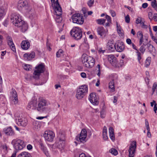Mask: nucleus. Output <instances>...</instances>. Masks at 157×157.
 <instances>
[{
    "label": "nucleus",
    "instance_id": "nucleus-1",
    "mask_svg": "<svg viewBox=\"0 0 157 157\" xmlns=\"http://www.w3.org/2000/svg\"><path fill=\"white\" fill-rule=\"evenodd\" d=\"M49 104L45 99L42 98H40L37 105L35 101H32L28 103L27 108L28 110L36 109L38 111L43 112L45 111V106Z\"/></svg>",
    "mask_w": 157,
    "mask_h": 157
},
{
    "label": "nucleus",
    "instance_id": "nucleus-2",
    "mask_svg": "<svg viewBox=\"0 0 157 157\" xmlns=\"http://www.w3.org/2000/svg\"><path fill=\"white\" fill-rule=\"evenodd\" d=\"M11 21L13 25L18 28H21V29H27L28 24L21 19V16L18 13H12L11 15Z\"/></svg>",
    "mask_w": 157,
    "mask_h": 157
},
{
    "label": "nucleus",
    "instance_id": "nucleus-3",
    "mask_svg": "<svg viewBox=\"0 0 157 157\" xmlns=\"http://www.w3.org/2000/svg\"><path fill=\"white\" fill-rule=\"evenodd\" d=\"M82 60L83 65L88 68L93 67L95 63V59L93 57L83 54L82 56Z\"/></svg>",
    "mask_w": 157,
    "mask_h": 157
},
{
    "label": "nucleus",
    "instance_id": "nucleus-4",
    "mask_svg": "<svg viewBox=\"0 0 157 157\" xmlns=\"http://www.w3.org/2000/svg\"><path fill=\"white\" fill-rule=\"evenodd\" d=\"M17 7L19 10L26 12H29L31 10V8L26 0H20L18 2Z\"/></svg>",
    "mask_w": 157,
    "mask_h": 157
},
{
    "label": "nucleus",
    "instance_id": "nucleus-5",
    "mask_svg": "<svg viewBox=\"0 0 157 157\" xmlns=\"http://www.w3.org/2000/svg\"><path fill=\"white\" fill-rule=\"evenodd\" d=\"M87 86L82 85L77 90L76 97L78 99H81L87 94Z\"/></svg>",
    "mask_w": 157,
    "mask_h": 157
},
{
    "label": "nucleus",
    "instance_id": "nucleus-6",
    "mask_svg": "<svg viewBox=\"0 0 157 157\" xmlns=\"http://www.w3.org/2000/svg\"><path fill=\"white\" fill-rule=\"evenodd\" d=\"M11 144L16 151L21 150L25 147L24 141L17 138L13 140L11 142Z\"/></svg>",
    "mask_w": 157,
    "mask_h": 157
},
{
    "label": "nucleus",
    "instance_id": "nucleus-7",
    "mask_svg": "<svg viewBox=\"0 0 157 157\" xmlns=\"http://www.w3.org/2000/svg\"><path fill=\"white\" fill-rule=\"evenodd\" d=\"M36 70L34 71L33 75V78L36 79H38L40 74L44 72L45 68L43 63H41L35 67Z\"/></svg>",
    "mask_w": 157,
    "mask_h": 157
},
{
    "label": "nucleus",
    "instance_id": "nucleus-8",
    "mask_svg": "<svg viewBox=\"0 0 157 157\" xmlns=\"http://www.w3.org/2000/svg\"><path fill=\"white\" fill-rule=\"evenodd\" d=\"M72 19L74 23L78 24H83L84 21L82 14L79 13L74 14L72 16Z\"/></svg>",
    "mask_w": 157,
    "mask_h": 157
},
{
    "label": "nucleus",
    "instance_id": "nucleus-9",
    "mask_svg": "<svg viewBox=\"0 0 157 157\" xmlns=\"http://www.w3.org/2000/svg\"><path fill=\"white\" fill-rule=\"evenodd\" d=\"M87 136V132L85 129H83L79 136L76 137V139L78 141L84 143L86 142V139Z\"/></svg>",
    "mask_w": 157,
    "mask_h": 157
},
{
    "label": "nucleus",
    "instance_id": "nucleus-10",
    "mask_svg": "<svg viewBox=\"0 0 157 157\" xmlns=\"http://www.w3.org/2000/svg\"><path fill=\"white\" fill-rule=\"evenodd\" d=\"M82 30H71L70 34L76 40H80L82 36Z\"/></svg>",
    "mask_w": 157,
    "mask_h": 157
},
{
    "label": "nucleus",
    "instance_id": "nucleus-11",
    "mask_svg": "<svg viewBox=\"0 0 157 157\" xmlns=\"http://www.w3.org/2000/svg\"><path fill=\"white\" fill-rule=\"evenodd\" d=\"M53 3L54 4L53 8L57 16H61L62 14V10L58 0H57L56 2L54 1Z\"/></svg>",
    "mask_w": 157,
    "mask_h": 157
},
{
    "label": "nucleus",
    "instance_id": "nucleus-12",
    "mask_svg": "<svg viewBox=\"0 0 157 157\" xmlns=\"http://www.w3.org/2000/svg\"><path fill=\"white\" fill-rule=\"evenodd\" d=\"M136 146V142L135 141H133L129 147L128 150L129 157H134L135 153Z\"/></svg>",
    "mask_w": 157,
    "mask_h": 157
},
{
    "label": "nucleus",
    "instance_id": "nucleus-13",
    "mask_svg": "<svg viewBox=\"0 0 157 157\" xmlns=\"http://www.w3.org/2000/svg\"><path fill=\"white\" fill-rule=\"evenodd\" d=\"M46 140L48 141L52 142L55 136L54 133L52 131H45L44 135Z\"/></svg>",
    "mask_w": 157,
    "mask_h": 157
},
{
    "label": "nucleus",
    "instance_id": "nucleus-14",
    "mask_svg": "<svg viewBox=\"0 0 157 157\" xmlns=\"http://www.w3.org/2000/svg\"><path fill=\"white\" fill-rule=\"evenodd\" d=\"M65 136L63 134H61L59 138L58 144H57V146L60 149H63L65 146Z\"/></svg>",
    "mask_w": 157,
    "mask_h": 157
},
{
    "label": "nucleus",
    "instance_id": "nucleus-15",
    "mask_svg": "<svg viewBox=\"0 0 157 157\" xmlns=\"http://www.w3.org/2000/svg\"><path fill=\"white\" fill-rule=\"evenodd\" d=\"M115 50L118 52H121L123 51L124 49V43L121 41H118L115 43Z\"/></svg>",
    "mask_w": 157,
    "mask_h": 157
},
{
    "label": "nucleus",
    "instance_id": "nucleus-16",
    "mask_svg": "<svg viewBox=\"0 0 157 157\" xmlns=\"http://www.w3.org/2000/svg\"><path fill=\"white\" fill-rule=\"evenodd\" d=\"M89 99L90 102L93 105H97L98 104L99 101L95 93H91L89 95Z\"/></svg>",
    "mask_w": 157,
    "mask_h": 157
},
{
    "label": "nucleus",
    "instance_id": "nucleus-17",
    "mask_svg": "<svg viewBox=\"0 0 157 157\" xmlns=\"http://www.w3.org/2000/svg\"><path fill=\"white\" fill-rule=\"evenodd\" d=\"M108 59L110 63L115 67H117V60L116 58L113 55H109L108 56Z\"/></svg>",
    "mask_w": 157,
    "mask_h": 157
},
{
    "label": "nucleus",
    "instance_id": "nucleus-18",
    "mask_svg": "<svg viewBox=\"0 0 157 157\" xmlns=\"http://www.w3.org/2000/svg\"><path fill=\"white\" fill-rule=\"evenodd\" d=\"M107 48L110 52L115 51V44L113 40H109L107 44Z\"/></svg>",
    "mask_w": 157,
    "mask_h": 157
},
{
    "label": "nucleus",
    "instance_id": "nucleus-19",
    "mask_svg": "<svg viewBox=\"0 0 157 157\" xmlns=\"http://www.w3.org/2000/svg\"><path fill=\"white\" fill-rule=\"evenodd\" d=\"M6 40L8 42V44L11 49L14 52H16V49L15 45L13 43V40L11 37L8 36L6 37Z\"/></svg>",
    "mask_w": 157,
    "mask_h": 157
},
{
    "label": "nucleus",
    "instance_id": "nucleus-20",
    "mask_svg": "<svg viewBox=\"0 0 157 157\" xmlns=\"http://www.w3.org/2000/svg\"><path fill=\"white\" fill-rule=\"evenodd\" d=\"M16 122L18 125L25 127L27 125V120L25 118H19Z\"/></svg>",
    "mask_w": 157,
    "mask_h": 157
},
{
    "label": "nucleus",
    "instance_id": "nucleus-21",
    "mask_svg": "<svg viewBox=\"0 0 157 157\" xmlns=\"http://www.w3.org/2000/svg\"><path fill=\"white\" fill-rule=\"evenodd\" d=\"M35 52H32L30 53H26L24 55V58L27 60H30L34 57Z\"/></svg>",
    "mask_w": 157,
    "mask_h": 157
},
{
    "label": "nucleus",
    "instance_id": "nucleus-22",
    "mask_svg": "<svg viewBox=\"0 0 157 157\" xmlns=\"http://www.w3.org/2000/svg\"><path fill=\"white\" fill-rule=\"evenodd\" d=\"M30 46V43L28 40L22 41L21 44L22 48L25 50L28 49L29 48Z\"/></svg>",
    "mask_w": 157,
    "mask_h": 157
},
{
    "label": "nucleus",
    "instance_id": "nucleus-23",
    "mask_svg": "<svg viewBox=\"0 0 157 157\" xmlns=\"http://www.w3.org/2000/svg\"><path fill=\"white\" fill-rule=\"evenodd\" d=\"M4 131L7 135L13 136L14 134V131L11 127H9L6 128H4Z\"/></svg>",
    "mask_w": 157,
    "mask_h": 157
},
{
    "label": "nucleus",
    "instance_id": "nucleus-24",
    "mask_svg": "<svg viewBox=\"0 0 157 157\" xmlns=\"http://www.w3.org/2000/svg\"><path fill=\"white\" fill-rule=\"evenodd\" d=\"M109 133L110 138L112 141H114L115 139L114 134V130L112 127H110L109 128Z\"/></svg>",
    "mask_w": 157,
    "mask_h": 157
},
{
    "label": "nucleus",
    "instance_id": "nucleus-25",
    "mask_svg": "<svg viewBox=\"0 0 157 157\" xmlns=\"http://www.w3.org/2000/svg\"><path fill=\"white\" fill-rule=\"evenodd\" d=\"M32 10L31 9V11L28 13H29V17L32 20V22H33L37 19V16L34 11L31 13L32 12Z\"/></svg>",
    "mask_w": 157,
    "mask_h": 157
},
{
    "label": "nucleus",
    "instance_id": "nucleus-26",
    "mask_svg": "<svg viewBox=\"0 0 157 157\" xmlns=\"http://www.w3.org/2000/svg\"><path fill=\"white\" fill-rule=\"evenodd\" d=\"M33 128L34 129L38 130L41 126V124L40 122L38 121H34L33 122Z\"/></svg>",
    "mask_w": 157,
    "mask_h": 157
},
{
    "label": "nucleus",
    "instance_id": "nucleus-27",
    "mask_svg": "<svg viewBox=\"0 0 157 157\" xmlns=\"http://www.w3.org/2000/svg\"><path fill=\"white\" fill-rule=\"evenodd\" d=\"M17 157H32L30 153L26 151H23Z\"/></svg>",
    "mask_w": 157,
    "mask_h": 157
},
{
    "label": "nucleus",
    "instance_id": "nucleus-28",
    "mask_svg": "<svg viewBox=\"0 0 157 157\" xmlns=\"http://www.w3.org/2000/svg\"><path fill=\"white\" fill-rule=\"evenodd\" d=\"M107 128L106 126H105L103 127L102 131V136L104 140H106L108 139V137L107 135Z\"/></svg>",
    "mask_w": 157,
    "mask_h": 157
},
{
    "label": "nucleus",
    "instance_id": "nucleus-29",
    "mask_svg": "<svg viewBox=\"0 0 157 157\" xmlns=\"http://www.w3.org/2000/svg\"><path fill=\"white\" fill-rule=\"evenodd\" d=\"M147 42H145L144 43H143V45H141V46L139 49L140 51L142 54H143L145 52L146 50L145 46L147 45Z\"/></svg>",
    "mask_w": 157,
    "mask_h": 157
},
{
    "label": "nucleus",
    "instance_id": "nucleus-30",
    "mask_svg": "<svg viewBox=\"0 0 157 157\" xmlns=\"http://www.w3.org/2000/svg\"><path fill=\"white\" fill-rule=\"evenodd\" d=\"M107 31L108 30H98V33L101 36L104 37L105 36Z\"/></svg>",
    "mask_w": 157,
    "mask_h": 157
},
{
    "label": "nucleus",
    "instance_id": "nucleus-31",
    "mask_svg": "<svg viewBox=\"0 0 157 157\" xmlns=\"http://www.w3.org/2000/svg\"><path fill=\"white\" fill-rule=\"evenodd\" d=\"M147 48L150 53H151L154 50H155V47L151 44H149L147 43Z\"/></svg>",
    "mask_w": 157,
    "mask_h": 157
},
{
    "label": "nucleus",
    "instance_id": "nucleus-32",
    "mask_svg": "<svg viewBox=\"0 0 157 157\" xmlns=\"http://www.w3.org/2000/svg\"><path fill=\"white\" fill-rule=\"evenodd\" d=\"M109 87L110 89V91L111 92H113L115 91V87L114 86V83L113 81H111L109 83Z\"/></svg>",
    "mask_w": 157,
    "mask_h": 157
},
{
    "label": "nucleus",
    "instance_id": "nucleus-33",
    "mask_svg": "<svg viewBox=\"0 0 157 157\" xmlns=\"http://www.w3.org/2000/svg\"><path fill=\"white\" fill-rule=\"evenodd\" d=\"M12 98L13 100H18L17 95L16 91L14 90L12 91Z\"/></svg>",
    "mask_w": 157,
    "mask_h": 157
},
{
    "label": "nucleus",
    "instance_id": "nucleus-34",
    "mask_svg": "<svg viewBox=\"0 0 157 157\" xmlns=\"http://www.w3.org/2000/svg\"><path fill=\"white\" fill-rule=\"evenodd\" d=\"M151 6L155 10L157 11V3L156 0H153L151 2Z\"/></svg>",
    "mask_w": 157,
    "mask_h": 157
},
{
    "label": "nucleus",
    "instance_id": "nucleus-35",
    "mask_svg": "<svg viewBox=\"0 0 157 157\" xmlns=\"http://www.w3.org/2000/svg\"><path fill=\"white\" fill-rule=\"evenodd\" d=\"M64 52L63 51L62 49H59L58 51L56 52V56L58 58L60 57L63 53Z\"/></svg>",
    "mask_w": 157,
    "mask_h": 157
},
{
    "label": "nucleus",
    "instance_id": "nucleus-36",
    "mask_svg": "<svg viewBox=\"0 0 157 157\" xmlns=\"http://www.w3.org/2000/svg\"><path fill=\"white\" fill-rule=\"evenodd\" d=\"M97 22L98 24L103 25L106 22V19H98L97 20Z\"/></svg>",
    "mask_w": 157,
    "mask_h": 157
},
{
    "label": "nucleus",
    "instance_id": "nucleus-37",
    "mask_svg": "<svg viewBox=\"0 0 157 157\" xmlns=\"http://www.w3.org/2000/svg\"><path fill=\"white\" fill-rule=\"evenodd\" d=\"M151 58L150 57H148L146 60V66L148 67L150 65L151 63Z\"/></svg>",
    "mask_w": 157,
    "mask_h": 157
},
{
    "label": "nucleus",
    "instance_id": "nucleus-38",
    "mask_svg": "<svg viewBox=\"0 0 157 157\" xmlns=\"http://www.w3.org/2000/svg\"><path fill=\"white\" fill-rule=\"evenodd\" d=\"M5 15V13L4 10L0 9V20Z\"/></svg>",
    "mask_w": 157,
    "mask_h": 157
},
{
    "label": "nucleus",
    "instance_id": "nucleus-39",
    "mask_svg": "<svg viewBox=\"0 0 157 157\" xmlns=\"http://www.w3.org/2000/svg\"><path fill=\"white\" fill-rule=\"evenodd\" d=\"M136 53L137 54V59L138 61L140 63V60L141 59V53L139 51H136Z\"/></svg>",
    "mask_w": 157,
    "mask_h": 157
},
{
    "label": "nucleus",
    "instance_id": "nucleus-40",
    "mask_svg": "<svg viewBox=\"0 0 157 157\" xmlns=\"http://www.w3.org/2000/svg\"><path fill=\"white\" fill-rule=\"evenodd\" d=\"M110 152L112 154L116 155L118 154V152L114 148H112L111 149L110 151Z\"/></svg>",
    "mask_w": 157,
    "mask_h": 157
},
{
    "label": "nucleus",
    "instance_id": "nucleus-41",
    "mask_svg": "<svg viewBox=\"0 0 157 157\" xmlns=\"http://www.w3.org/2000/svg\"><path fill=\"white\" fill-rule=\"evenodd\" d=\"M1 147L6 153L7 152V147L6 145H1Z\"/></svg>",
    "mask_w": 157,
    "mask_h": 157
},
{
    "label": "nucleus",
    "instance_id": "nucleus-42",
    "mask_svg": "<svg viewBox=\"0 0 157 157\" xmlns=\"http://www.w3.org/2000/svg\"><path fill=\"white\" fill-rule=\"evenodd\" d=\"M94 2V0H89L87 2L88 6L90 7L93 6Z\"/></svg>",
    "mask_w": 157,
    "mask_h": 157
},
{
    "label": "nucleus",
    "instance_id": "nucleus-43",
    "mask_svg": "<svg viewBox=\"0 0 157 157\" xmlns=\"http://www.w3.org/2000/svg\"><path fill=\"white\" fill-rule=\"evenodd\" d=\"M124 65V60L122 59H121L119 63H118V64H117V67H121Z\"/></svg>",
    "mask_w": 157,
    "mask_h": 157
},
{
    "label": "nucleus",
    "instance_id": "nucleus-44",
    "mask_svg": "<svg viewBox=\"0 0 157 157\" xmlns=\"http://www.w3.org/2000/svg\"><path fill=\"white\" fill-rule=\"evenodd\" d=\"M117 33L119 34V36L121 37H123L124 36V35L122 32L123 30H117Z\"/></svg>",
    "mask_w": 157,
    "mask_h": 157
},
{
    "label": "nucleus",
    "instance_id": "nucleus-45",
    "mask_svg": "<svg viewBox=\"0 0 157 157\" xmlns=\"http://www.w3.org/2000/svg\"><path fill=\"white\" fill-rule=\"evenodd\" d=\"M112 24V23H109V22H105L103 24V25L105 28H107L108 27H110Z\"/></svg>",
    "mask_w": 157,
    "mask_h": 157
},
{
    "label": "nucleus",
    "instance_id": "nucleus-46",
    "mask_svg": "<svg viewBox=\"0 0 157 157\" xmlns=\"http://www.w3.org/2000/svg\"><path fill=\"white\" fill-rule=\"evenodd\" d=\"M100 115L101 117L102 118H104L105 117V111L103 109L101 110Z\"/></svg>",
    "mask_w": 157,
    "mask_h": 157
},
{
    "label": "nucleus",
    "instance_id": "nucleus-47",
    "mask_svg": "<svg viewBox=\"0 0 157 157\" xmlns=\"http://www.w3.org/2000/svg\"><path fill=\"white\" fill-rule=\"evenodd\" d=\"M157 87V83L156 82H155L154 83L153 86H152V90L153 93L152 94L154 93V92L155 91V90L156 89V88Z\"/></svg>",
    "mask_w": 157,
    "mask_h": 157
},
{
    "label": "nucleus",
    "instance_id": "nucleus-48",
    "mask_svg": "<svg viewBox=\"0 0 157 157\" xmlns=\"http://www.w3.org/2000/svg\"><path fill=\"white\" fill-rule=\"evenodd\" d=\"M106 21L107 20V22H109V23H112L111 17L110 16L107 15H105Z\"/></svg>",
    "mask_w": 157,
    "mask_h": 157
},
{
    "label": "nucleus",
    "instance_id": "nucleus-49",
    "mask_svg": "<svg viewBox=\"0 0 157 157\" xmlns=\"http://www.w3.org/2000/svg\"><path fill=\"white\" fill-rule=\"evenodd\" d=\"M138 38L140 40L139 45L140 46L142 44L143 42H144L143 36L140 37Z\"/></svg>",
    "mask_w": 157,
    "mask_h": 157
},
{
    "label": "nucleus",
    "instance_id": "nucleus-50",
    "mask_svg": "<svg viewBox=\"0 0 157 157\" xmlns=\"http://www.w3.org/2000/svg\"><path fill=\"white\" fill-rule=\"evenodd\" d=\"M24 69L27 71H29L30 69L31 68H30V66L29 65H25L24 66Z\"/></svg>",
    "mask_w": 157,
    "mask_h": 157
},
{
    "label": "nucleus",
    "instance_id": "nucleus-51",
    "mask_svg": "<svg viewBox=\"0 0 157 157\" xmlns=\"http://www.w3.org/2000/svg\"><path fill=\"white\" fill-rule=\"evenodd\" d=\"M137 37L139 38L140 37L143 36V34L141 31H139L137 32Z\"/></svg>",
    "mask_w": 157,
    "mask_h": 157
},
{
    "label": "nucleus",
    "instance_id": "nucleus-52",
    "mask_svg": "<svg viewBox=\"0 0 157 157\" xmlns=\"http://www.w3.org/2000/svg\"><path fill=\"white\" fill-rule=\"evenodd\" d=\"M125 21L127 23H129L130 21L129 17L128 15H127L125 17Z\"/></svg>",
    "mask_w": 157,
    "mask_h": 157
},
{
    "label": "nucleus",
    "instance_id": "nucleus-53",
    "mask_svg": "<svg viewBox=\"0 0 157 157\" xmlns=\"http://www.w3.org/2000/svg\"><path fill=\"white\" fill-rule=\"evenodd\" d=\"M141 26L143 29H147L148 28V26L144 24V22H142Z\"/></svg>",
    "mask_w": 157,
    "mask_h": 157
},
{
    "label": "nucleus",
    "instance_id": "nucleus-54",
    "mask_svg": "<svg viewBox=\"0 0 157 157\" xmlns=\"http://www.w3.org/2000/svg\"><path fill=\"white\" fill-rule=\"evenodd\" d=\"M9 20L8 19H6L3 22V25L4 26L7 27L9 24Z\"/></svg>",
    "mask_w": 157,
    "mask_h": 157
},
{
    "label": "nucleus",
    "instance_id": "nucleus-55",
    "mask_svg": "<svg viewBox=\"0 0 157 157\" xmlns=\"http://www.w3.org/2000/svg\"><path fill=\"white\" fill-rule=\"evenodd\" d=\"M97 68H98V73L97 74V75L98 76H100V74H101V73H100L101 69H100V65L99 64H98L97 65Z\"/></svg>",
    "mask_w": 157,
    "mask_h": 157
},
{
    "label": "nucleus",
    "instance_id": "nucleus-56",
    "mask_svg": "<svg viewBox=\"0 0 157 157\" xmlns=\"http://www.w3.org/2000/svg\"><path fill=\"white\" fill-rule=\"evenodd\" d=\"M61 16H57V17H56V21L57 22L59 23L61 22Z\"/></svg>",
    "mask_w": 157,
    "mask_h": 157
},
{
    "label": "nucleus",
    "instance_id": "nucleus-57",
    "mask_svg": "<svg viewBox=\"0 0 157 157\" xmlns=\"http://www.w3.org/2000/svg\"><path fill=\"white\" fill-rule=\"evenodd\" d=\"M153 14L151 12H149L148 14V16L149 18L151 20H152L153 19L152 17Z\"/></svg>",
    "mask_w": 157,
    "mask_h": 157
},
{
    "label": "nucleus",
    "instance_id": "nucleus-58",
    "mask_svg": "<svg viewBox=\"0 0 157 157\" xmlns=\"http://www.w3.org/2000/svg\"><path fill=\"white\" fill-rule=\"evenodd\" d=\"M126 41V43L128 44H131L132 43L131 40L129 38L127 39Z\"/></svg>",
    "mask_w": 157,
    "mask_h": 157
},
{
    "label": "nucleus",
    "instance_id": "nucleus-59",
    "mask_svg": "<svg viewBox=\"0 0 157 157\" xmlns=\"http://www.w3.org/2000/svg\"><path fill=\"white\" fill-rule=\"evenodd\" d=\"M148 4L147 3H144L142 5V7L144 9L146 8Z\"/></svg>",
    "mask_w": 157,
    "mask_h": 157
},
{
    "label": "nucleus",
    "instance_id": "nucleus-60",
    "mask_svg": "<svg viewBox=\"0 0 157 157\" xmlns=\"http://www.w3.org/2000/svg\"><path fill=\"white\" fill-rule=\"evenodd\" d=\"M6 51H2L1 52V58L2 59H3V56H4L6 54Z\"/></svg>",
    "mask_w": 157,
    "mask_h": 157
},
{
    "label": "nucleus",
    "instance_id": "nucleus-61",
    "mask_svg": "<svg viewBox=\"0 0 157 157\" xmlns=\"http://www.w3.org/2000/svg\"><path fill=\"white\" fill-rule=\"evenodd\" d=\"M142 21H141V20L139 19H137L136 20V23L137 24H138L139 23H140V25L141 24V23Z\"/></svg>",
    "mask_w": 157,
    "mask_h": 157
},
{
    "label": "nucleus",
    "instance_id": "nucleus-62",
    "mask_svg": "<svg viewBox=\"0 0 157 157\" xmlns=\"http://www.w3.org/2000/svg\"><path fill=\"white\" fill-rule=\"evenodd\" d=\"M17 151H16H16H14L11 157H16V155L17 152Z\"/></svg>",
    "mask_w": 157,
    "mask_h": 157
},
{
    "label": "nucleus",
    "instance_id": "nucleus-63",
    "mask_svg": "<svg viewBox=\"0 0 157 157\" xmlns=\"http://www.w3.org/2000/svg\"><path fill=\"white\" fill-rule=\"evenodd\" d=\"M81 76L83 78H86V75L85 73L82 72L81 73Z\"/></svg>",
    "mask_w": 157,
    "mask_h": 157
},
{
    "label": "nucleus",
    "instance_id": "nucleus-64",
    "mask_svg": "<svg viewBox=\"0 0 157 157\" xmlns=\"http://www.w3.org/2000/svg\"><path fill=\"white\" fill-rule=\"evenodd\" d=\"M32 148L33 147L31 144H29L27 146V148L29 150H31L32 149Z\"/></svg>",
    "mask_w": 157,
    "mask_h": 157
}]
</instances>
